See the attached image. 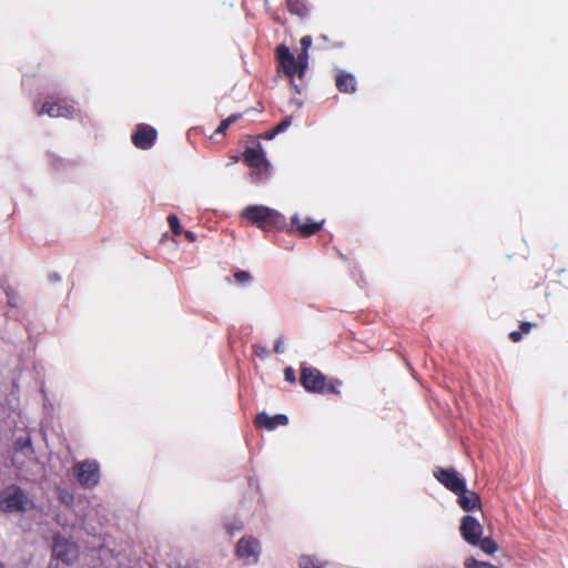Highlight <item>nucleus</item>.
Returning <instances> with one entry per match:
<instances>
[{
	"label": "nucleus",
	"mask_w": 568,
	"mask_h": 568,
	"mask_svg": "<svg viewBox=\"0 0 568 568\" xmlns=\"http://www.w3.org/2000/svg\"><path fill=\"white\" fill-rule=\"evenodd\" d=\"M33 507V501L19 487L10 486L0 494V509L3 513H26Z\"/></svg>",
	"instance_id": "obj_1"
},
{
	"label": "nucleus",
	"mask_w": 568,
	"mask_h": 568,
	"mask_svg": "<svg viewBox=\"0 0 568 568\" xmlns=\"http://www.w3.org/2000/svg\"><path fill=\"white\" fill-rule=\"evenodd\" d=\"M301 383L308 392H329L333 394H338V388L342 385V383L336 379L326 383L325 377L316 368H303L301 374Z\"/></svg>",
	"instance_id": "obj_2"
},
{
	"label": "nucleus",
	"mask_w": 568,
	"mask_h": 568,
	"mask_svg": "<svg viewBox=\"0 0 568 568\" xmlns=\"http://www.w3.org/2000/svg\"><path fill=\"white\" fill-rule=\"evenodd\" d=\"M262 552L261 544L252 536L242 537L237 544L235 554L245 565L253 566L260 560Z\"/></svg>",
	"instance_id": "obj_3"
},
{
	"label": "nucleus",
	"mask_w": 568,
	"mask_h": 568,
	"mask_svg": "<svg viewBox=\"0 0 568 568\" xmlns=\"http://www.w3.org/2000/svg\"><path fill=\"white\" fill-rule=\"evenodd\" d=\"M434 477L455 494L466 487L465 479L454 468H437L434 470Z\"/></svg>",
	"instance_id": "obj_4"
},
{
	"label": "nucleus",
	"mask_w": 568,
	"mask_h": 568,
	"mask_svg": "<svg viewBox=\"0 0 568 568\" xmlns=\"http://www.w3.org/2000/svg\"><path fill=\"white\" fill-rule=\"evenodd\" d=\"M75 474L82 486L93 487L99 481V467L95 462L80 463L75 469Z\"/></svg>",
	"instance_id": "obj_5"
},
{
	"label": "nucleus",
	"mask_w": 568,
	"mask_h": 568,
	"mask_svg": "<svg viewBox=\"0 0 568 568\" xmlns=\"http://www.w3.org/2000/svg\"><path fill=\"white\" fill-rule=\"evenodd\" d=\"M460 532L468 544L477 545L478 538H480L483 534V526L474 517L465 516L462 519Z\"/></svg>",
	"instance_id": "obj_6"
},
{
	"label": "nucleus",
	"mask_w": 568,
	"mask_h": 568,
	"mask_svg": "<svg viewBox=\"0 0 568 568\" xmlns=\"http://www.w3.org/2000/svg\"><path fill=\"white\" fill-rule=\"evenodd\" d=\"M53 555L55 558L67 564H71L78 557V549L67 539L58 537L53 545Z\"/></svg>",
	"instance_id": "obj_7"
},
{
	"label": "nucleus",
	"mask_w": 568,
	"mask_h": 568,
	"mask_svg": "<svg viewBox=\"0 0 568 568\" xmlns=\"http://www.w3.org/2000/svg\"><path fill=\"white\" fill-rule=\"evenodd\" d=\"M156 138L155 129L141 124L133 135V143L140 149H149Z\"/></svg>",
	"instance_id": "obj_8"
},
{
	"label": "nucleus",
	"mask_w": 568,
	"mask_h": 568,
	"mask_svg": "<svg viewBox=\"0 0 568 568\" xmlns=\"http://www.w3.org/2000/svg\"><path fill=\"white\" fill-rule=\"evenodd\" d=\"M244 215L250 221L261 224L267 220H272L278 216V213L270 207L256 205L247 207L244 212Z\"/></svg>",
	"instance_id": "obj_9"
},
{
	"label": "nucleus",
	"mask_w": 568,
	"mask_h": 568,
	"mask_svg": "<svg viewBox=\"0 0 568 568\" xmlns=\"http://www.w3.org/2000/svg\"><path fill=\"white\" fill-rule=\"evenodd\" d=\"M458 504L465 511H473V510H480L481 503L480 497L477 493L467 489L465 487L463 490H460L458 494Z\"/></svg>",
	"instance_id": "obj_10"
},
{
	"label": "nucleus",
	"mask_w": 568,
	"mask_h": 568,
	"mask_svg": "<svg viewBox=\"0 0 568 568\" xmlns=\"http://www.w3.org/2000/svg\"><path fill=\"white\" fill-rule=\"evenodd\" d=\"M40 113H45L50 118H68L73 114V108L67 104L47 102L45 104H43Z\"/></svg>",
	"instance_id": "obj_11"
},
{
	"label": "nucleus",
	"mask_w": 568,
	"mask_h": 568,
	"mask_svg": "<svg viewBox=\"0 0 568 568\" xmlns=\"http://www.w3.org/2000/svg\"><path fill=\"white\" fill-rule=\"evenodd\" d=\"M288 422L287 417L285 415L278 414L275 416H268L265 413H262L257 415L256 417V425L265 427L270 430L274 429L278 425H286Z\"/></svg>",
	"instance_id": "obj_12"
},
{
	"label": "nucleus",
	"mask_w": 568,
	"mask_h": 568,
	"mask_svg": "<svg viewBox=\"0 0 568 568\" xmlns=\"http://www.w3.org/2000/svg\"><path fill=\"white\" fill-rule=\"evenodd\" d=\"M292 223L295 225L296 230L300 231L304 235H311L321 229L322 222L315 223L310 219L305 221H301L300 217L294 216L292 219Z\"/></svg>",
	"instance_id": "obj_13"
},
{
	"label": "nucleus",
	"mask_w": 568,
	"mask_h": 568,
	"mask_svg": "<svg viewBox=\"0 0 568 568\" xmlns=\"http://www.w3.org/2000/svg\"><path fill=\"white\" fill-rule=\"evenodd\" d=\"M244 159L251 166L257 168L260 165H266V161H265L262 152H260L257 150H247L244 153Z\"/></svg>",
	"instance_id": "obj_14"
},
{
	"label": "nucleus",
	"mask_w": 568,
	"mask_h": 568,
	"mask_svg": "<svg viewBox=\"0 0 568 568\" xmlns=\"http://www.w3.org/2000/svg\"><path fill=\"white\" fill-rule=\"evenodd\" d=\"M336 84L343 92H353L355 89V80L351 74H339Z\"/></svg>",
	"instance_id": "obj_15"
},
{
	"label": "nucleus",
	"mask_w": 568,
	"mask_h": 568,
	"mask_svg": "<svg viewBox=\"0 0 568 568\" xmlns=\"http://www.w3.org/2000/svg\"><path fill=\"white\" fill-rule=\"evenodd\" d=\"M281 68L283 69V71L285 72L286 75L288 77H293L295 73L298 74V65H297V61L295 60V58L292 55L291 58L282 61L280 63Z\"/></svg>",
	"instance_id": "obj_16"
},
{
	"label": "nucleus",
	"mask_w": 568,
	"mask_h": 568,
	"mask_svg": "<svg viewBox=\"0 0 568 568\" xmlns=\"http://www.w3.org/2000/svg\"><path fill=\"white\" fill-rule=\"evenodd\" d=\"M476 546H479V548L488 555L495 554L498 549L497 544L490 538H478V544Z\"/></svg>",
	"instance_id": "obj_17"
},
{
	"label": "nucleus",
	"mask_w": 568,
	"mask_h": 568,
	"mask_svg": "<svg viewBox=\"0 0 568 568\" xmlns=\"http://www.w3.org/2000/svg\"><path fill=\"white\" fill-rule=\"evenodd\" d=\"M465 568H498L489 562L479 561L473 557L465 560Z\"/></svg>",
	"instance_id": "obj_18"
},
{
	"label": "nucleus",
	"mask_w": 568,
	"mask_h": 568,
	"mask_svg": "<svg viewBox=\"0 0 568 568\" xmlns=\"http://www.w3.org/2000/svg\"><path fill=\"white\" fill-rule=\"evenodd\" d=\"M307 60H308V54H307V51H304L302 50V52L298 54V58H297V65H298V77H303L306 68H307Z\"/></svg>",
	"instance_id": "obj_19"
},
{
	"label": "nucleus",
	"mask_w": 568,
	"mask_h": 568,
	"mask_svg": "<svg viewBox=\"0 0 568 568\" xmlns=\"http://www.w3.org/2000/svg\"><path fill=\"white\" fill-rule=\"evenodd\" d=\"M240 118L239 114H233L229 118H226L225 120H223L220 124V126L217 128L216 132L217 133H223L233 122H235L237 119Z\"/></svg>",
	"instance_id": "obj_20"
},
{
	"label": "nucleus",
	"mask_w": 568,
	"mask_h": 568,
	"mask_svg": "<svg viewBox=\"0 0 568 568\" xmlns=\"http://www.w3.org/2000/svg\"><path fill=\"white\" fill-rule=\"evenodd\" d=\"M291 57H292V54L286 45H280L277 48V58H278L280 63Z\"/></svg>",
	"instance_id": "obj_21"
},
{
	"label": "nucleus",
	"mask_w": 568,
	"mask_h": 568,
	"mask_svg": "<svg viewBox=\"0 0 568 568\" xmlns=\"http://www.w3.org/2000/svg\"><path fill=\"white\" fill-rule=\"evenodd\" d=\"M168 222H169L172 231L175 234H180L181 233V226H180L179 220H178V217L175 215H169Z\"/></svg>",
	"instance_id": "obj_22"
},
{
	"label": "nucleus",
	"mask_w": 568,
	"mask_h": 568,
	"mask_svg": "<svg viewBox=\"0 0 568 568\" xmlns=\"http://www.w3.org/2000/svg\"><path fill=\"white\" fill-rule=\"evenodd\" d=\"M254 353H255L256 356H258L261 358H266L270 355L268 349H266L263 346H255Z\"/></svg>",
	"instance_id": "obj_23"
},
{
	"label": "nucleus",
	"mask_w": 568,
	"mask_h": 568,
	"mask_svg": "<svg viewBox=\"0 0 568 568\" xmlns=\"http://www.w3.org/2000/svg\"><path fill=\"white\" fill-rule=\"evenodd\" d=\"M290 125V120L288 119H285L284 121H282L275 129H274V132L271 136H273L274 134L278 133V132H282L283 130H285L287 126Z\"/></svg>",
	"instance_id": "obj_24"
},
{
	"label": "nucleus",
	"mask_w": 568,
	"mask_h": 568,
	"mask_svg": "<svg viewBox=\"0 0 568 568\" xmlns=\"http://www.w3.org/2000/svg\"><path fill=\"white\" fill-rule=\"evenodd\" d=\"M301 44H302V50L307 51L312 44L311 37H303L301 40Z\"/></svg>",
	"instance_id": "obj_25"
},
{
	"label": "nucleus",
	"mask_w": 568,
	"mask_h": 568,
	"mask_svg": "<svg viewBox=\"0 0 568 568\" xmlns=\"http://www.w3.org/2000/svg\"><path fill=\"white\" fill-rule=\"evenodd\" d=\"M284 375H285V379L293 383L295 382V375H294V371L292 368H286L284 371Z\"/></svg>",
	"instance_id": "obj_26"
},
{
	"label": "nucleus",
	"mask_w": 568,
	"mask_h": 568,
	"mask_svg": "<svg viewBox=\"0 0 568 568\" xmlns=\"http://www.w3.org/2000/svg\"><path fill=\"white\" fill-rule=\"evenodd\" d=\"M509 337L511 338L513 342H518L520 339L521 335L519 332H511Z\"/></svg>",
	"instance_id": "obj_27"
},
{
	"label": "nucleus",
	"mask_w": 568,
	"mask_h": 568,
	"mask_svg": "<svg viewBox=\"0 0 568 568\" xmlns=\"http://www.w3.org/2000/svg\"><path fill=\"white\" fill-rule=\"evenodd\" d=\"M531 327V324L530 323H523L521 324V328L525 331V332H528Z\"/></svg>",
	"instance_id": "obj_28"
},
{
	"label": "nucleus",
	"mask_w": 568,
	"mask_h": 568,
	"mask_svg": "<svg viewBox=\"0 0 568 568\" xmlns=\"http://www.w3.org/2000/svg\"><path fill=\"white\" fill-rule=\"evenodd\" d=\"M274 351H275L276 353H281V352H282V347H281V343H280V342H277V343L275 344Z\"/></svg>",
	"instance_id": "obj_29"
},
{
	"label": "nucleus",
	"mask_w": 568,
	"mask_h": 568,
	"mask_svg": "<svg viewBox=\"0 0 568 568\" xmlns=\"http://www.w3.org/2000/svg\"><path fill=\"white\" fill-rule=\"evenodd\" d=\"M185 236L192 242L194 241V235L191 232H185Z\"/></svg>",
	"instance_id": "obj_30"
},
{
	"label": "nucleus",
	"mask_w": 568,
	"mask_h": 568,
	"mask_svg": "<svg viewBox=\"0 0 568 568\" xmlns=\"http://www.w3.org/2000/svg\"><path fill=\"white\" fill-rule=\"evenodd\" d=\"M239 277L241 276V280H244V277H246L247 275L245 273H242L240 275H237Z\"/></svg>",
	"instance_id": "obj_31"
},
{
	"label": "nucleus",
	"mask_w": 568,
	"mask_h": 568,
	"mask_svg": "<svg viewBox=\"0 0 568 568\" xmlns=\"http://www.w3.org/2000/svg\"><path fill=\"white\" fill-rule=\"evenodd\" d=\"M239 277L241 276V280H244V277H246L247 275L245 273H242L240 275H237Z\"/></svg>",
	"instance_id": "obj_32"
}]
</instances>
